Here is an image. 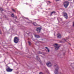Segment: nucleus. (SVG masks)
Wrapping results in <instances>:
<instances>
[{"instance_id":"nucleus-12","label":"nucleus","mask_w":74,"mask_h":74,"mask_svg":"<svg viewBox=\"0 0 74 74\" xmlns=\"http://www.w3.org/2000/svg\"><path fill=\"white\" fill-rule=\"evenodd\" d=\"M56 13V12H55V11H53L51 12V16H52V15L53 14H55V13Z\"/></svg>"},{"instance_id":"nucleus-19","label":"nucleus","mask_w":74,"mask_h":74,"mask_svg":"<svg viewBox=\"0 0 74 74\" xmlns=\"http://www.w3.org/2000/svg\"><path fill=\"white\" fill-rule=\"evenodd\" d=\"M39 74H44L43 73H42L41 72H40V73Z\"/></svg>"},{"instance_id":"nucleus-6","label":"nucleus","mask_w":74,"mask_h":74,"mask_svg":"<svg viewBox=\"0 0 74 74\" xmlns=\"http://www.w3.org/2000/svg\"><path fill=\"white\" fill-rule=\"evenodd\" d=\"M54 46L55 47L56 49L58 50L59 49V47H60V46H58V45L57 44H55L54 45Z\"/></svg>"},{"instance_id":"nucleus-1","label":"nucleus","mask_w":74,"mask_h":74,"mask_svg":"<svg viewBox=\"0 0 74 74\" xmlns=\"http://www.w3.org/2000/svg\"><path fill=\"white\" fill-rule=\"evenodd\" d=\"M55 67H56V68L55 69V70L54 71V73L55 74H59V72H58L59 70V66L58 65L56 64L54 66Z\"/></svg>"},{"instance_id":"nucleus-8","label":"nucleus","mask_w":74,"mask_h":74,"mask_svg":"<svg viewBox=\"0 0 74 74\" xmlns=\"http://www.w3.org/2000/svg\"><path fill=\"white\" fill-rule=\"evenodd\" d=\"M46 64L48 67H51L52 66V64L51 62H49Z\"/></svg>"},{"instance_id":"nucleus-3","label":"nucleus","mask_w":74,"mask_h":74,"mask_svg":"<svg viewBox=\"0 0 74 74\" xmlns=\"http://www.w3.org/2000/svg\"><path fill=\"white\" fill-rule=\"evenodd\" d=\"M19 42V38L17 37H15L14 39V42L15 43H18Z\"/></svg>"},{"instance_id":"nucleus-21","label":"nucleus","mask_w":74,"mask_h":74,"mask_svg":"<svg viewBox=\"0 0 74 74\" xmlns=\"http://www.w3.org/2000/svg\"><path fill=\"white\" fill-rule=\"evenodd\" d=\"M48 2H49V3H51V2H50V1H48Z\"/></svg>"},{"instance_id":"nucleus-9","label":"nucleus","mask_w":74,"mask_h":74,"mask_svg":"<svg viewBox=\"0 0 74 74\" xmlns=\"http://www.w3.org/2000/svg\"><path fill=\"white\" fill-rule=\"evenodd\" d=\"M57 36L58 38H61V37H62V36H61V35H60V34H57Z\"/></svg>"},{"instance_id":"nucleus-13","label":"nucleus","mask_w":74,"mask_h":74,"mask_svg":"<svg viewBox=\"0 0 74 74\" xmlns=\"http://www.w3.org/2000/svg\"><path fill=\"white\" fill-rule=\"evenodd\" d=\"M36 59L38 60H40V58L38 56L36 57Z\"/></svg>"},{"instance_id":"nucleus-10","label":"nucleus","mask_w":74,"mask_h":74,"mask_svg":"<svg viewBox=\"0 0 74 74\" xmlns=\"http://www.w3.org/2000/svg\"><path fill=\"white\" fill-rule=\"evenodd\" d=\"M45 48L46 49V51H48V52H49V49L48 48V47H45Z\"/></svg>"},{"instance_id":"nucleus-17","label":"nucleus","mask_w":74,"mask_h":74,"mask_svg":"<svg viewBox=\"0 0 74 74\" xmlns=\"http://www.w3.org/2000/svg\"><path fill=\"white\" fill-rule=\"evenodd\" d=\"M12 10L13 11V12H15V11L13 9H12Z\"/></svg>"},{"instance_id":"nucleus-4","label":"nucleus","mask_w":74,"mask_h":74,"mask_svg":"<svg viewBox=\"0 0 74 74\" xmlns=\"http://www.w3.org/2000/svg\"><path fill=\"white\" fill-rule=\"evenodd\" d=\"M13 70V69H11L10 68V67H8L6 69V71L7 72H12Z\"/></svg>"},{"instance_id":"nucleus-16","label":"nucleus","mask_w":74,"mask_h":74,"mask_svg":"<svg viewBox=\"0 0 74 74\" xmlns=\"http://www.w3.org/2000/svg\"><path fill=\"white\" fill-rule=\"evenodd\" d=\"M28 43L29 45H31V42L30 41H28Z\"/></svg>"},{"instance_id":"nucleus-18","label":"nucleus","mask_w":74,"mask_h":74,"mask_svg":"<svg viewBox=\"0 0 74 74\" xmlns=\"http://www.w3.org/2000/svg\"><path fill=\"white\" fill-rule=\"evenodd\" d=\"M11 16H12V17H14V14H12V15H11Z\"/></svg>"},{"instance_id":"nucleus-14","label":"nucleus","mask_w":74,"mask_h":74,"mask_svg":"<svg viewBox=\"0 0 74 74\" xmlns=\"http://www.w3.org/2000/svg\"><path fill=\"white\" fill-rule=\"evenodd\" d=\"M33 25H34V26H37V24L36 23H33Z\"/></svg>"},{"instance_id":"nucleus-2","label":"nucleus","mask_w":74,"mask_h":74,"mask_svg":"<svg viewBox=\"0 0 74 74\" xmlns=\"http://www.w3.org/2000/svg\"><path fill=\"white\" fill-rule=\"evenodd\" d=\"M69 3L68 1H65L64 2V5L65 8H67V6L69 5Z\"/></svg>"},{"instance_id":"nucleus-5","label":"nucleus","mask_w":74,"mask_h":74,"mask_svg":"<svg viewBox=\"0 0 74 74\" xmlns=\"http://www.w3.org/2000/svg\"><path fill=\"white\" fill-rule=\"evenodd\" d=\"M63 15L66 19H67L68 18V16H67V13L65 12H63Z\"/></svg>"},{"instance_id":"nucleus-20","label":"nucleus","mask_w":74,"mask_h":74,"mask_svg":"<svg viewBox=\"0 0 74 74\" xmlns=\"http://www.w3.org/2000/svg\"><path fill=\"white\" fill-rule=\"evenodd\" d=\"M1 34V32L0 31V34Z\"/></svg>"},{"instance_id":"nucleus-11","label":"nucleus","mask_w":74,"mask_h":74,"mask_svg":"<svg viewBox=\"0 0 74 74\" xmlns=\"http://www.w3.org/2000/svg\"><path fill=\"white\" fill-rule=\"evenodd\" d=\"M35 37L36 38H40V36L38 35H35Z\"/></svg>"},{"instance_id":"nucleus-7","label":"nucleus","mask_w":74,"mask_h":74,"mask_svg":"<svg viewBox=\"0 0 74 74\" xmlns=\"http://www.w3.org/2000/svg\"><path fill=\"white\" fill-rule=\"evenodd\" d=\"M41 28H37L36 29V31H37L38 33H40V32L41 31Z\"/></svg>"},{"instance_id":"nucleus-15","label":"nucleus","mask_w":74,"mask_h":74,"mask_svg":"<svg viewBox=\"0 0 74 74\" xmlns=\"http://www.w3.org/2000/svg\"><path fill=\"white\" fill-rule=\"evenodd\" d=\"M0 10L1 11H3V9L2 8H0Z\"/></svg>"},{"instance_id":"nucleus-22","label":"nucleus","mask_w":74,"mask_h":74,"mask_svg":"<svg viewBox=\"0 0 74 74\" xmlns=\"http://www.w3.org/2000/svg\"><path fill=\"white\" fill-rule=\"evenodd\" d=\"M65 41H66V40H65Z\"/></svg>"}]
</instances>
